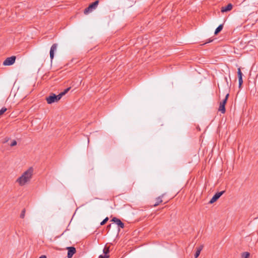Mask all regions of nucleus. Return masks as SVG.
Segmentation results:
<instances>
[{
    "instance_id": "f257e3e1",
    "label": "nucleus",
    "mask_w": 258,
    "mask_h": 258,
    "mask_svg": "<svg viewBox=\"0 0 258 258\" xmlns=\"http://www.w3.org/2000/svg\"><path fill=\"white\" fill-rule=\"evenodd\" d=\"M34 173V169L32 167H29L22 175L16 180L20 186H23L30 181Z\"/></svg>"
},
{
    "instance_id": "f03ea898",
    "label": "nucleus",
    "mask_w": 258,
    "mask_h": 258,
    "mask_svg": "<svg viewBox=\"0 0 258 258\" xmlns=\"http://www.w3.org/2000/svg\"><path fill=\"white\" fill-rule=\"evenodd\" d=\"M59 94L56 95L55 94L51 93L48 97L46 98L48 104H52L58 101L61 98L59 97Z\"/></svg>"
},
{
    "instance_id": "7ed1b4c3",
    "label": "nucleus",
    "mask_w": 258,
    "mask_h": 258,
    "mask_svg": "<svg viewBox=\"0 0 258 258\" xmlns=\"http://www.w3.org/2000/svg\"><path fill=\"white\" fill-rule=\"evenodd\" d=\"M99 4V1L97 0L94 3L91 4L84 11V13L85 15H87L89 13L92 12L94 10L96 9Z\"/></svg>"
},
{
    "instance_id": "20e7f679",
    "label": "nucleus",
    "mask_w": 258,
    "mask_h": 258,
    "mask_svg": "<svg viewBox=\"0 0 258 258\" xmlns=\"http://www.w3.org/2000/svg\"><path fill=\"white\" fill-rule=\"evenodd\" d=\"M229 95V93H227L225 96V98L220 103L218 110L221 112L222 113H224L226 111L225 106L227 102Z\"/></svg>"
},
{
    "instance_id": "39448f33",
    "label": "nucleus",
    "mask_w": 258,
    "mask_h": 258,
    "mask_svg": "<svg viewBox=\"0 0 258 258\" xmlns=\"http://www.w3.org/2000/svg\"><path fill=\"white\" fill-rule=\"evenodd\" d=\"M16 57L15 56H12L7 58L3 62L4 66H11L12 65L15 61Z\"/></svg>"
},
{
    "instance_id": "423d86ee",
    "label": "nucleus",
    "mask_w": 258,
    "mask_h": 258,
    "mask_svg": "<svg viewBox=\"0 0 258 258\" xmlns=\"http://www.w3.org/2000/svg\"><path fill=\"white\" fill-rule=\"evenodd\" d=\"M224 192V190L217 192L214 195L213 198L209 201V203L212 204L215 202Z\"/></svg>"
},
{
    "instance_id": "0eeeda50",
    "label": "nucleus",
    "mask_w": 258,
    "mask_h": 258,
    "mask_svg": "<svg viewBox=\"0 0 258 258\" xmlns=\"http://www.w3.org/2000/svg\"><path fill=\"white\" fill-rule=\"evenodd\" d=\"M57 47V44L56 43H54L52 44L50 48V57L51 60H52L53 59L54 52L56 50Z\"/></svg>"
},
{
    "instance_id": "6e6552de",
    "label": "nucleus",
    "mask_w": 258,
    "mask_h": 258,
    "mask_svg": "<svg viewBox=\"0 0 258 258\" xmlns=\"http://www.w3.org/2000/svg\"><path fill=\"white\" fill-rule=\"evenodd\" d=\"M68 257L72 258L73 255L76 253V250L74 247H68Z\"/></svg>"
},
{
    "instance_id": "1a4fd4ad",
    "label": "nucleus",
    "mask_w": 258,
    "mask_h": 258,
    "mask_svg": "<svg viewBox=\"0 0 258 258\" xmlns=\"http://www.w3.org/2000/svg\"><path fill=\"white\" fill-rule=\"evenodd\" d=\"M111 221L116 223L119 227L123 228L124 227V223L121 220L116 217H114L111 219Z\"/></svg>"
},
{
    "instance_id": "9d476101",
    "label": "nucleus",
    "mask_w": 258,
    "mask_h": 258,
    "mask_svg": "<svg viewBox=\"0 0 258 258\" xmlns=\"http://www.w3.org/2000/svg\"><path fill=\"white\" fill-rule=\"evenodd\" d=\"M232 7H233L232 5L231 4H229L227 6H226L225 7H222L221 8V11L222 13L229 11L231 10V9H232Z\"/></svg>"
},
{
    "instance_id": "9b49d317",
    "label": "nucleus",
    "mask_w": 258,
    "mask_h": 258,
    "mask_svg": "<svg viewBox=\"0 0 258 258\" xmlns=\"http://www.w3.org/2000/svg\"><path fill=\"white\" fill-rule=\"evenodd\" d=\"M203 248V245H201L200 247L197 248V251H196V253L195 254V258H197L199 256V255H200V254L201 253V251L202 250Z\"/></svg>"
},
{
    "instance_id": "f8f14e48",
    "label": "nucleus",
    "mask_w": 258,
    "mask_h": 258,
    "mask_svg": "<svg viewBox=\"0 0 258 258\" xmlns=\"http://www.w3.org/2000/svg\"><path fill=\"white\" fill-rule=\"evenodd\" d=\"M162 197L160 196L156 199V202L153 205L154 207H156L158 206L160 203H161L163 202Z\"/></svg>"
},
{
    "instance_id": "ddd939ff",
    "label": "nucleus",
    "mask_w": 258,
    "mask_h": 258,
    "mask_svg": "<svg viewBox=\"0 0 258 258\" xmlns=\"http://www.w3.org/2000/svg\"><path fill=\"white\" fill-rule=\"evenodd\" d=\"M223 24H221L215 30V32H214V34L215 35H217L223 29Z\"/></svg>"
},
{
    "instance_id": "4468645a",
    "label": "nucleus",
    "mask_w": 258,
    "mask_h": 258,
    "mask_svg": "<svg viewBox=\"0 0 258 258\" xmlns=\"http://www.w3.org/2000/svg\"><path fill=\"white\" fill-rule=\"evenodd\" d=\"M71 89V87H68L67 89H66L63 92H61L59 94V97L61 98L63 95H64L66 94H67L69 90Z\"/></svg>"
},
{
    "instance_id": "2eb2a0df",
    "label": "nucleus",
    "mask_w": 258,
    "mask_h": 258,
    "mask_svg": "<svg viewBox=\"0 0 258 258\" xmlns=\"http://www.w3.org/2000/svg\"><path fill=\"white\" fill-rule=\"evenodd\" d=\"M249 256V253L247 252H244L242 253V258H248Z\"/></svg>"
},
{
    "instance_id": "dca6fc26",
    "label": "nucleus",
    "mask_w": 258,
    "mask_h": 258,
    "mask_svg": "<svg viewBox=\"0 0 258 258\" xmlns=\"http://www.w3.org/2000/svg\"><path fill=\"white\" fill-rule=\"evenodd\" d=\"M7 110V108L4 107L0 110V115H3L6 111Z\"/></svg>"
},
{
    "instance_id": "f3484780",
    "label": "nucleus",
    "mask_w": 258,
    "mask_h": 258,
    "mask_svg": "<svg viewBox=\"0 0 258 258\" xmlns=\"http://www.w3.org/2000/svg\"><path fill=\"white\" fill-rule=\"evenodd\" d=\"M109 252V247H107L105 246L103 249V253L105 254V255H107L108 253Z\"/></svg>"
},
{
    "instance_id": "a211bd4d",
    "label": "nucleus",
    "mask_w": 258,
    "mask_h": 258,
    "mask_svg": "<svg viewBox=\"0 0 258 258\" xmlns=\"http://www.w3.org/2000/svg\"><path fill=\"white\" fill-rule=\"evenodd\" d=\"M237 74H238V78H242V73L241 72L240 68L238 69Z\"/></svg>"
},
{
    "instance_id": "6ab92c4d",
    "label": "nucleus",
    "mask_w": 258,
    "mask_h": 258,
    "mask_svg": "<svg viewBox=\"0 0 258 258\" xmlns=\"http://www.w3.org/2000/svg\"><path fill=\"white\" fill-rule=\"evenodd\" d=\"M25 212H26L25 209H23V210L22 211L21 213L20 214V218H24L25 217Z\"/></svg>"
},
{
    "instance_id": "aec40b11",
    "label": "nucleus",
    "mask_w": 258,
    "mask_h": 258,
    "mask_svg": "<svg viewBox=\"0 0 258 258\" xmlns=\"http://www.w3.org/2000/svg\"><path fill=\"white\" fill-rule=\"evenodd\" d=\"M108 220V217H106L100 223V225H104L107 222V221Z\"/></svg>"
},
{
    "instance_id": "412c9836",
    "label": "nucleus",
    "mask_w": 258,
    "mask_h": 258,
    "mask_svg": "<svg viewBox=\"0 0 258 258\" xmlns=\"http://www.w3.org/2000/svg\"><path fill=\"white\" fill-rule=\"evenodd\" d=\"M239 87L240 88L243 83L242 78H238Z\"/></svg>"
},
{
    "instance_id": "4be33fe9",
    "label": "nucleus",
    "mask_w": 258,
    "mask_h": 258,
    "mask_svg": "<svg viewBox=\"0 0 258 258\" xmlns=\"http://www.w3.org/2000/svg\"><path fill=\"white\" fill-rule=\"evenodd\" d=\"M17 142L15 140L13 141V142L11 143L10 146L11 147H13L14 146H16L17 145Z\"/></svg>"
},
{
    "instance_id": "5701e85b",
    "label": "nucleus",
    "mask_w": 258,
    "mask_h": 258,
    "mask_svg": "<svg viewBox=\"0 0 258 258\" xmlns=\"http://www.w3.org/2000/svg\"><path fill=\"white\" fill-rule=\"evenodd\" d=\"M108 257H109V255H100L99 256V258H108Z\"/></svg>"
},
{
    "instance_id": "b1692460",
    "label": "nucleus",
    "mask_w": 258,
    "mask_h": 258,
    "mask_svg": "<svg viewBox=\"0 0 258 258\" xmlns=\"http://www.w3.org/2000/svg\"><path fill=\"white\" fill-rule=\"evenodd\" d=\"M39 258H47V257H46V255H42L40 256Z\"/></svg>"
},
{
    "instance_id": "393cba45",
    "label": "nucleus",
    "mask_w": 258,
    "mask_h": 258,
    "mask_svg": "<svg viewBox=\"0 0 258 258\" xmlns=\"http://www.w3.org/2000/svg\"><path fill=\"white\" fill-rule=\"evenodd\" d=\"M110 227H111V224H109V225L107 226V228L109 229L110 228Z\"/></svg>"
},
{
    "instance_id": "a878e982",
    "label": "nucleus",
    "mask_w": 258,
    "mask_h": 258,
    "mask_svg": "<svg viewBox=\"0 0 258 258\" xmlns=\"http://www.w3.org/2000/svg\"><path fill=\"white\" fill-rule=\"evenodd\" d=\"M213 41V40H211V39H209V40L208 41H207L206 43H209V42H211Z\"/></svg>"
}]
</instances>
